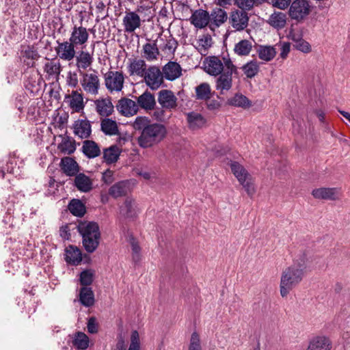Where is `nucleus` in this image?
Wrapping results in <instances>:
<instances>
[{
	"instance_id": "f257e3e1",
	"label": "nucleus",
	"mask_w": 350,
	"mask_h": 350,
	"mask_svg": "<svg viewBox=\"0 0 350 350\" xmlns=\"http://www.w3.org/2000/svg\"><path fill=\"white\" fill-rule=\"evenodd\" d=\"M304 262L301 265H293L282 273L280 284V295L286 297L290 291L301 282L304 275Z\"/></svg>"
},
{
	"instance_id": "f03ea898",
	"label": "nucleus",
	"mask_w": 350,
	"mask_h": 350,
	"mask_svg": "<svg viewBox=\"0 0 350 350\" xmlns=\"http://www.w3.org/2000/svg\"><path fill=\"white\" fill-rule=\"evenodd\" d=\"M77 230L82 237V243L88 253L94 252L99 245L100 232L97 223L94 221H81Z\"/></svg>"
},
{
	"instance_id": "7ed1b4c3",
	"label": "nucleus",
	"mask_w": 350,
	"mask_h": 350,
	"mask_svg": "<svg viewBox=\"0 0 350 350\" xmlns=\"http://www.w3.org/2000/svg\"><path fill=\"white\" fill-rule=\"evenodd\" d=\"M167 135L166 127L160 123H151L137 137L141 148H148L159 144Z\"/></svg>"
},
{
	"instance_id": "20e7f679",
	"label": "nucleus",
	"mask_w": 350,
	"mask_h": 350,
	"mask_svg": "<svg viewBox=\"0 0 350 350\" xmlns=\"http://www.w3.org/2000/svg\"><path fill=\"white\" fill-rule=\"evenodd\" d=\"M225 70L218 75L215 81V88L221 94L229 91L232 87V75L237 73V68L229 57H223Z\"/></svg>"
},
{
	"instance_id": "39448f33",
	"label": "nucleus",
	"mask_w": 350,
	"mask_h": 350,
	"mask_svg": "<svg viewBox=\"0 0 350 350\" xmlns=\"http://www.w3.org/2000/svg\"><path fill=\"white\" fill-rule=\"evenodd\" d=\"M312 10V6L308 0H294L290 3L288 16L296 23L304 21Z\"/></svg>"
},
{
	"instance_id": "423d86ee",
	"label": "nucleus",
	"mask_w": 350,
	"mask_h": 350,
	"mask_svg": "<svg viewBox=\"0 0 350 350\" xmlns=\"http://www.w3.org/2000/svg\"><path fill=\"white\" fill-rule=\"evenodd\" d=\"M230 168L232 172L245 189L248 196H252L255 193L256 189L252 177L247 170L236 161L231 162Z\"/></svg>"
},
{
	"instance_id": "0eeeda50",
	"label": "nucleus",
	"mask_w": 350,
	"mask_h": 350,
	"mask_svg": "<svg viewBox=\"0 0 350 350\" xmlns=\"http://www.w3.org/2000/svg\"><path fill=\"white\" fill-rule=\"evenodd\" d=\"M91 72H79L81 77L80 83L83 91L90 95L96 96L100 88V82L98 72L91 69Z\"/></svg>"
},
{
	"instance_id": "6e6552de",
	"label": "nucleus",
	"mask_w": 350,
	"mask_h": 350,
	"mask_svg": "<svg viewBox=\"0 0 350 350\" xmlns=\"http://www.w3.org/2000/svg\"><path fill=\"white\" fill-rule=\"evenodd\" d=\"M105 85L110 92H120L123 88L124 77L122 72L109 70L104 75Z\"/></svg>"
},
{
	"instance_id": "1a4fd4ad",
	"label": "nucleus",
	"mask_w": 350,
	"mask_h": 350,
	"mask_svg": "<svg viewBox=\"0 0 350 350\" xmlns=\"http://www.w3.org/2000/svg\"><path fill=\"white\" fill-rule=\"evenodd\" d=\"M143 78L146 85L152 90L159 89L163 83V72L156 66H151L147 68Z\"/></svg>"
},
{
	"instance_id": "9d476101",
	"label": "nucleus",
	"mask_w": 350,
	"mask_h": 350,
	"mask_svg": "<svg viewBox=\"0 0 350 350\" xmlns=\"http://www.w3.org/2000/svg\"><path fill=\"white\" fill-rule=\"evenodd\" d=\"M248 13L238 9L232 10L228 18L229 24L236 31H243L245 29L249 23Z\"/></svg>"
},
{
	"instance_id": "9b49d317",
	"label": "nucleus",
	"mask_w": 350,
	"mask_h": 350,
	"mask_svg": "<svg viewBox=\"0 0 350 350\" xmlns=\"http://www.w3.org/2000/svg\"><path fill=\"white\" fill-rule=\"evenodd\" d=\"M204 70L210 75L218 76L225 70L224 60L216 56L208 57L204 64Z\"/></svg>"
},
{
	"instance_id": "f8f14e48",
	"label": "nucleus",
	"mask_w": 350,
	"mask_h": 350,
	"mask_svg": "<svg viewBox=\"0 0 350 350\" xmlns=\"http://www.w3.org/2000/svg\"><path fill=\"white\" fill-rule=\"evenodd\" d=\"M58 46L55 48V51L58 57L65 61H71L76 55L75 47L76 46L70 40L60 42L57 41Z\"/></svg>"
},
{
	"instance_id": "ddd939ff",
	"label": "nucleus",
	"mask_w": 350,
	"mask_h": 350,
	"mask_svg": "<svg viewBox=\"0 0 350 350\" xmlns=\"http://www.w3.org/2000/svg\"><path fill=\"white\" fill-rule=\"evenodd\" d=\"M117 110L126 117L133 116L139 111L137 103L128 98H122L116 105Z\"/></svg>"
},
{
	"instance_id": "4468645a",
	"label": "nucleus",
	"mask_w": 350,
	"mask_h": 350,
	"mask_svg": "<svg viewBox=\"0 0 350 350\" xmlns=\"http://www.w3.org/2000/svg\"><path fill=\"white\" fill-rule=\"evenodd\" d=\"M122 25L125 32L133 33L141 26L140 17L135 12H126L122 19Z\"/></svg>"
},
{
	"instance_id": "2eb2a0df",
	"label": "nucleus",
	"mask_w": 350,
	"mask_h": 350,
	"mask_svg": "<svg viewBox=\"0 0 350 350\" xmlns=\"http://www.w3.org/2000/svg\"><path fill=\"white\" fill-rule=\"evenodd\" d=\"M312 194L316 199L336 200L340 198V191L339 189L335 187H321L314 189Z\"/></svg>"
},
{
	"instance_id": "dca6fc26",
	"label": "nucleus",
	"mask_w": 350,
	"mask_h": 350,
	"mask_svg": "<svg viewBox=\"0 0 350 350\" xmlns=\"http://www.w3.org/2000/svg\"><path fill=\"white\" fill-rule=\"evenodd\" d=\"M89 38V33L85 27L75 25L72 27L69 40L76 46L85 44Z\"/></svg>"
},
{
	"instance_id": "f3484780",
	"label": "nucleus",
	"mask_w": 350,
	"mask_h": 350,
	"mask_svg": "<svg viewBox=\"0 0 350 350\" xmlns=\"http://www.w3.org/2000/svg\"><path fill=\"white\" fill-rule=\"evenodd\" d=\"M209 21V13L202 9H198L194 11L190 18L191 23L198 29H202L206 27Z\"/></svg>"
},
{
	"instance_id": "a211bd4d",
	"label": "nucleus",
	"mask_w": 350,
	"mask_h": 350,
	"mask_svg": "<svg viewBox=\"0 0 350 350\" xmlns=\"http://www.w3.org/2000/svg\"><path fill=\"white\" fill-rule=\"evenodd\" d=\"M74 134L81 139L89 138L92 133V127L88 120H78L73 124Z\"/></svg>"
},
{
	"instance_id": "6ab92c4d",
	"label": "nucleus",
	"mask_w": 350,
	"mask_h": 350,
	"mask_svg": "<svg viewBox=\"0 0 350 350\" xmlns=\"http://www.w3.org/2000/svg\"><path fill=\"white\" fill-rule=\"evenodd\" d=\"M176 97L171 90H163L159 92L158 102L163 108L173 109L176 107Z\"/></svg>"
},
{
	"instance_id": "aec40b11",
	"label": "nucleus",
	"mask_w": 350,
	"mask_h": 350,
	"mask_svg": "<svg viewBox=\"0 0 350 350\" xmlns=\"http://www.w3.org/2000/svg\"><path fill=\"white\" fill-rule=\"evenodd\" d=\"M137 105H138V109L140 107L145 111L154 109L156 105L154 94L148 90L145 91L137 98Z\"/></svg>"
},
{
	"instance_id": "412c9836",
	"label": "nucleus",
	"mask_w": 350,
	"mask_h": 350,
	"mask_svg": "<svg viewBox=\"0 0 350 350\" xmlns=\"http://www.w3.org/2000/svg\"><path fill=\"white\" fill-rule=\"evenodd\" d=\"M96 112L101 116L108 117L113 112V105L110 98L97 99L94 101Z\"/></svg>"
},
{
	"instance_id": "4be33fe9",
	"label": "nucleus",
	"mask_w": 350,
	"mask_h": 350,
	"mask_svg": "<svg viewBox=\"0 0 350 350\" xmlns=\"http://www.w3.org/2000/svg\"><path fill=\"white\" fill-rule=\"evenodd\" d=\"M139 336L137 331L134 330L131 336V344L128 350H139ZM127 346L122 337H120L116 345L114 350H126Z\"/></svg>"
},
{
	"instance_id": "5701e85b",
	"label": "nucleus",
	"mask_w": 350,
	"mask_h": 350,
	"mask_svg": "<svg viewBox=\"0 0 350 350\" xmlns=\"http://www.w3.org/2000/svg\"><path fill=\"white\" fill-rule=\"evenodd\" d=\"M332 342L329 338L319 336L313 338L306 350H330Z\"/></svg>"
},
{
	"instance_id": "b1692460",
	"label": "nucleus",
	"mask_w": 350,
	"mask_h": 350,
	"mask_svg": "<svg viewBox=\"0 0 350 350\" xmlns=\"http://www.w3.org/2000/svg\"><path fill=\"white\" fill-rule=\"evenodd\" d=\"M120 215L126 219H134L137 215V209L135 201L127 198L120 208Z\"/></svg>"
},
{
	"instance_id": "393cba45",
	"label": "nucleus",
	"mask_w": 350,
	"mask_h": 350,
	"mask_svg": "<svg viewBox=\"0 0 350 350\" xmlns=\"http://www.w3.org/2000/svg\"><path fill=\"white\" fill-rule=\"evenodd\" d=\"M181 67L174 62H170L163 68V75L166 79L173 81L178 78L181 75Z\"/></svg>"
},
{
	"instance_id": "a878e982",
	"label": "nucleus",
	"mask_w": 350,
	"mask_h": 350,
	"mask_svg": "<svg viewBox=\"0 0 350 350\" xmlns=\"http://www.w3.org/2000/svg\"><path fill=\"white\" fill-rule=\"evenodd\" d=\"M60 166L64 173L69 176H75L79 170V165L77 161L74 159L68 157L62 159Z\"/></svg>"
},
{
	"instance_id": "bb28decb",
	"label": "nucleus",
	"mask_w": 350,
	"mask_h": 350,
	"mask_svg": "<svg viewBox=\"0 0 350 350\" xmlns=\"http://www.w3.org/2000/svg\"><path fill=\"white\" fill-rule=\"evenodd\" d=\"M146 70V64L144 59H133L130 60V64L128 66L130 76L137 75L143 77Z\"/></svg>"
},
{
	"instance_id": "cd10ccee",
	"label": "nucleus",
	"mask_w": 350,
	"mask_h": 350,
	"mask_svg": "<svg viewBox=\"0 0 350 350\" xmlns=\"http://www.w3.org/2000/svg\"><path fill=\"white\" fill-rule=\"evenodd\" d=\"M187 121L189 128L192 130L201 129L206 122V119L202 114L195 111L187 113Z\"/></svg>"
},
{
	"instance_id": "c85d7f7f",
	"label": "nucleus",
	"mask_w": 350,
	"mask_h": 350,
	"mask_svg": "<svg viewBox=\"0 0 350 350\" xmlns=\"http://www.w3.org/2000/svg\"><path fill=\"white\" fill-rule=\"evenodd\" d=\"M76 66L79 72H84L90 67L93 62V57L88 51H81L78 53V55H75Z\"/></svg>"
},
{
	"instance_id": "c756f323",
	"label": "nucleus",
	"mask_w": 350,
	"mask_h": 350,
	"mask_svg": "<svg viewBox=\"0 0 350 350\" xmlns=\"http://www.w3.org/2000/svg\"><path fill=\"white\" fill-rule=\"evenodd\" d=\"M75 178V186L81 192L87 193L92 189V180L83 173L77 174Z\"/></svg>"
},
{
	"instance_id": "7c9ffc66",
	"label": "nucleus",
	"mask_w": 350,
	"mask_h": 350,
	"mask_svg": "<svg viewBox=\"0 0 350 350\" xmlns=\"http://www.w3.org/2000/svg\"><path fill=\"white\" fill-rule=\"evenodd\" d=\"M82 152L88 159L97 157L101 153L98 144L92 140H85L83 142Z\"/></svg>"
},
{
	"instance_id": "2f4dec72",
	"label": "nucleus",
	"mask_w": 350,
	"mask_h": 350,
	"mask_svg": "<svg viewBox=\"0 0 350 350\" xmlns=\"http://www.w3.org/2000/svg\"><path fill=\"white\" fill-rule=\"evenodd\" d=\"M158 40L152 42H148L143 46V57L149 62L157 59L159 55V50L157 46Z\"/></svg>"
},
{
	"instance_id": "473e14b6",
	"label": "nucleus",
	"mask_w": 350,
	"mask_h": 350,
	"mask_svg": "<svg viewBox=\"0 0 350 350\" xmlns=\"http://www.w3.org/2000/svg\"><path fill=\"white\" fill-rule=\"evenodd\" d=\"M21 55L25 59L24 62L28 67H33L35 64L34 61L40 57L33 46H24L21 51Z\"/></svg>"
},
{
	"instance_id": "72a5a7b5",
	"label": "nucleus",
	"mask_w": 350,
	"mask_h": 350,
	"mask_svg": "<svg viewBox=\"0 0 350 350\" xmlns=\"http://www.w3.org/2000/svg\"><path fill=\"white\" fill-rule=\"evenodd\" d=\"M66 98L69 99L70 107L76 112L81 111L85 107L83 95L77 91H72L70 95L66 96Z\"/></svg>"
},
{
	"instance_id": "f704fd0d",
	"label": "nucleus",
	"mask_w": 350,
	"mask_h": 350,
	"mask_svg": "<svg viewBox=\"0 0 350 350\" xmlns=\"http://www.w3.org/2000/svg\"><path fill=\"white\" fill-rule=\"evenodd\" d=\"M79 301L83 306L91 307L94 304V294L90 287H82L79 291Z\"/></svg>"
},
{
	"instance_id": "c9c22d12",
	"label": "nucleus",
	"mask_w": 350,
	"mask_h": 350,
	"mask_svg": "<svg viewBox=\"0 0 350 350\" xmlns=\"http://www.w3.org/2000/svg\"><path fill=\"white\" fill-rule=\"evenodd\" d=\"M120 153L121 149L117 145H112L103 150V159L107 164L116 163Z\"/></svg>"
},
{
	"instance_id": "e433bc0d",
	"label": "nucleus",
	"mask_w": 350,
	"mask_h": 350,
	"mask_svg": "<svg viewBox=\"0 0 350 350\" xmlns=\"http://www.w3.org/2000/svg\"><path fill=\"white\" fill-rule=\"evenodd\" d=\"M65 260L68 263L78 265L82 260L79 249L73 245H69L66 249Z\"/></svg>"
},
{
	"instance_id": "4c0bfd02",
	"label": "nucleus",
	"mask_w": 350,
	"mask_h": 350,
	"mask_svg": "<svg viewBox=\"0 0 350 350\" xmlns=\"http://www.w3.org/2000/svg\"><path fill=\"white\" fill-rule=\"evenodd\" d=\"M129 191V184L126 181H120L113 185L109 189V194L113 198L124 196Z\"/></svg>"
},
{
	"instance_id": "58836bf2",
	"label": "nucleus",
	"mask_w": 350,
	"mask_h": 350,
	"mask_svg": "<svg viewBox=\"0 0 350 350\" xmlns=\"http://www.w3.org/2000/svg\"><path fill=\"white\" fill-rule=\"evenodd\" d=\"M57 149L64 154H72L76 150L75 140L69 136L63 137Z\"/></svg>"
},
{
	"instance_id": "ea45409f",
	"label": "nucleus",
	"mask_w": 350,
	"mask_h": 350,
	"mask_svg": "<svg viewBox=\"0 0 350 350\" xmlns=\"http://www.w3.org/2000/svg\"><path fill=\"white\" fill-rule=\"evenodd\" d=\"M100 129L107 135H119L117 122L110 118H105L101 121Z\"/></svg>"
},
{
	"instance_id": "a19ab883",
	"label": "nucleus",
	"mask_w": 350,
	"mask_h": 350,
	"mask_svg": "<svg viewBox=\"0 0 350 350\" xmlns=\"http://www.w3.org/2000/svg\"><path fill=\"white\" fill-rule=\"evenodd\" d=\"M227 12L221 8H215L210 14V19L213 21V23L219 27L224 24L228 18Z\"/></svg>"
},
{
	"instance_id": "79ce46f5",
	"label": "nucleus",
	"mask_w": 350,
	"mask_h": 350,
	"mask_svg": "<svg viewBox=\"0 0 350 350\" xmlns=\"http://www.w3.org/2000/svg\"><path fill=\"white\" fill-rule=\"evenodd\" d=\"M276 53L275 49L271 46L260 45L257 50L258 57L265 62L272 60L275 57Z\"/></svg>"
},
{
	"instance_id": "37998d69",
	"label": "nucleus",
	"mask_w": 350,
	"mask_h": 350,
	"mask_svg": "<svg viewBox=\"0 0 350 350\" xmlns=\"http://www.w3.org/2000/svg\"><path fill=\"white\" fill-rule=\"evenodd\" d=\"M269 23L276 29H282L286 23V14L280 12H275L269 18Z\"/></svg>"
},
{
	"instance_id": "c03bdc74",
	"label": "nucleus",
	"mask_w": 350,
	"mask_h": 350,
	"mask_svg": "<svg viewBox=\"0 0 350 350\" xmlns=\"http://www.w3.org/2000/svg\"><path fill=\"white\" fill-rule=\"evenodd\" d=\"M259 64L257 60L253 59L244 64L241 69L247 78L252 79L258 73Z\"/></svg>"
},
{
	"instance_id": "a18cd8bd",
	"label": "nucleus",
	"mask_w": 350,
	"mask_h": 350,
	"mask_svg": "<svg viewBox=\"0 0 350 350\" xmlns=\"http://www.w3.org/2000/svg\"><path fill=\"white\" fill-rule=\"evenodd\" d=\"M252 49V43L248 40H242L237 43L234 48V53L239 56H247Z\"/></svg>"
},
{
	"instance_id": "49530a36",
	"label": "nucleus",
	"mask_w": 350,
	"mask_h": 350,
	"mask_svg": "<svg viewBox=\"0 0 350 350\" xmlns=\"http://www.w3.org/2000/svg\"><path fill=\"white\" fill-rule=\"evenodd\" d=\"M196 96L198 100H208L211 97V86L207 83H202L196 87Z\"/></svg>"
},
{
	"instance_id": "de8ad7c7",
	"label": "nucleus",
	"mask_w": 350,
	"mask_h": 350,
	"mask_svg": "<svg viewBox=\"0 0 350 350\" xmlns=\"http://www.w3.org/2000/svg\"><path fill=\"white\" fill-rule=\"evenodd\" d=\"M68 209L72 215L77 217H82L85 213V205L79 199H72L68 204Z\"/></svg>"
},
{
	"instance_id": "09e8293b",
	"label": "nucleus",
	"mask_w": 350,
	"mask_h": 350,
	"mask_svg": "<svg viewBox=\"0 0 350 350\" xmlns=\"http://www.w3.org/2000/svg\"><path fill=\"white\" fill-rule=\"evenodd\" d=\"M228 104L234 107L247 108L251 106L250 100L244 95L236 94L228 100Z\"/></svg>"
},
{
	"instance_id": "8fccbe9b",
	"label": "nucleus",
	"mask_w": 350,
	"mask_h": 350,
	"mask_svg": "<svg viewBox=\"0 0 350 350\" xmlns=\"http://www.w3.org/2000/svg\"><path fill=\"white\" fill-rule=\"evenodd\" d=\"M73 345L79 349H86L89 346V338L85 334L79 332L75 335Z\"/></svg>"
},
{
	"instance_id": "3c124183",
	"label": "nucleus",
	"mask_w": 350,
	"mask_h": 350,
	"mask_svg": "<svg viewBox=\"0 0 350 350\" xmlns=\"http://www.w3.org/2000/svg\"><path fill=\"white\" fill-rule=\"evenodd\" d=\"M129 243L132 250V260L134 263L137 264L141 260V247L139 245L137 241L131 236L129 239Z\"/></svg>"
},
{
	"instance_id": "603ef678",
	"label": "nucleus",
	"mask_w": 350,
	"mask_h": 350,
	"mask_svg": "<svg viewBox=\"0 0 350 350\" xmlns=\"http://www.w3.org/2000/svg\"><path fill=\"white\" fill-rule=\"evenodd\" d=\"M159 40L163 42V45L161 46V49L163 51H167L170 53H174L178 46L177 41L172 37H170L168 39H164L162 37V34H159L158 36Z\"/></svg>"
},
{
	"instance_id": "864d4df0",
	"label": "nucleus",
	"mask_w": 350,
	"mask_h": 350,
	"mask_svg": "<svg viewBox=\"0 0 350 350\" xmlns=\"http://www.w3.org/2000/svg\"><path fill=\"white\" fill-rule=\"evenodd\" d=\"M44 70L49 75H59L61 72V64L59 62L52 59L44 64Z\"/></svg>"
},
{
	"instance_id": "5fc2aeb1",
	"label": "nucleus",
	"mask_w": 350,
	"mask_h": 350,
	"mask_svg": "<svg viewBox=\"0 0 350 350\" xmlns=\"http://www.w3.org/2000/svg\"><path fill=\"white\" fill-rule=\"evenodd\" d=\"M292 40L294 42L293 46L297 50L304 53H309L311 51L310 44L303 38H295L293 36Z\"/></svg>"
},
{
	"instance_id": "6e6d98bb",
	"label": "nucleus",
	"mask_w": 350,
	"mask_h": 350,
	"mask_svg": "<svg viewBox=\"0 0 350 350\" xmlns=\"http://www.w3.org/2000/svg\"><path fill=\"white\" fill-rule=\"evenodd\" d=\"M150 124V120L148 118L138 116L135 118L133 124V127L136 131H140L141 132H144V131H145V129H146V128Z\"/></svg>"
},
{
	"instance_id": "4d7b16f0",
	"label": "nucleus",
	"mask_w": 350,
	"mask_h": 350,
	"mask_svg": "<svg viewBox=\"0 0 350 350\" xmlns=\"http://www.w3.org/2000/svg\"><path fill=\"white\" fill-rule=\"evenodd\" d=\"M257 0H234V4L239 10H243L246 12L252 10Z\"/></svg>"
},
{
	"instance_id": "13d9d810",
	"label": "nucleus",
	"mask_w": 350,
	"mask_h": 350,
	"mask_svg": "<svg viewBox=\"0 0 350 350\" xmlns=\"http://www.w3.org/2000/svg\"><path fill=\"white\" fill-rule=\"evenodd\" d=\"M94 274L91 270H84L80 273V284L83 287L90 286L93 282Z\"/></svg>"
},
{
	"instance_id": "bf43d9fd",
	"label": "nucleus",
	"mask_w": 350,
	"mask_h": 350,
	"mask_svg": "<svg viewBox=\"0 0 350 350\" xmlns=\"http://www.w3.org/2000/svg\"><path fill=\"white\" fill-rule=\"evenodd\" d=\"M189 350H202L200 337L196 332L191 334Z\"/></svg>"
},
{
	"instance_id": "052dcab7",
	"label": "nucleus",
	"mask_w": 350,
	"mask_h": 350,
	"mask_svg": "<svg viewBox=\"0 0 350 350\" xmlns=\"http://www.w3.org/2000/svg\"><path fill=\"white\" fill-rule=\"evenodd\" d=\"M291 0H267L266 2L271 4L273 7L277 8L280 10H285L287 8Z\"/></svg>"
},
{
	"instance_id": "680f3d73",
	"label": "nucleus",
	"mask_w": 350,
	"mask_h": 350,
	"mask_svg": "<svg viewBox=\"0 0 350 350\" xmlns=\"http://www.w3.org/2000/svg\"><path fill=\"white\" fill-rule=\"evenodd\" d=\"M165 108H154V111L152 114V117L157 121L164 122L166 120L167 117L165 114Z\"/></svg>"
},
{
	"instance_id": "e2e57ef3",
	"label": "nucleus",
	"mask_w": 350,
	"mask_h": 350,
	"mask_svg": "<svg viewBox=\"0 0 350 350\" xmlns=\"http://www.w3.org/2000/svg\"><path fill=\"white\" fill-rule=\"evenodd\" d=\"M206 100L207 109L210 111H217L221 107V103L218 100L209 98Z\"/></svg>"
},
{
	"instance_id": "0e129e2a",
	"label": "nucleus",
	"mask_w": 350,
	"mask_h": 350,
	"mask_svg": "<svg viewBox=\"0 0 350 350\" xmlns=\"http://www.w3.org/2000/svg\"><path fill=\"white\" fill-rule=\"evenodd\" d=\"M88 331L90 334H96L98 332V324L95 317H90L87 324Z\"/></svg>"
},
{
	"instance_id": "69168bd1",
	"label": "nucleus",
	"mask_w": 350,
	"mask_h": 350,
	"mask_svg": "<svg viewBox=\"0 0 350 350\" xmlns=\"http://www.w3.org/2000/svg\"><path fill=\"white\" fill-rule=\"evenodd\" d=\"M102 180L106 185H110L114 181L113 172L107 170L103 173Z\"/></svg>"
},
{
	"instance_id": "338daca9",
	"label": "nucleus",
	"mask_w": 350,
	"mask_h": 350,
	"mask_svg": "<svg viewBox=\"0 0 350 350\" xmlns=\"http://www.w3.org/2000/svg\"><path fill=\"white\" fill-rule=\"evenodd\" d=\"M291 45L288 42H284L281 46L280 57L282 59H285L290 52Z\"/></svg>"
},
{
	"instance_id": "774afa93",
	"label": "nucleus",
	"mask_w": 350,
	"mask_h": 350,
	"mask_svg": "<svg viewBox=\"0 0 350 350\" xmlns=\"http://www.w3.org/2000/svg\"><path fill=\"white\" fill-rule=\"evenodd\" d=\"M68 83L70 87L75 88L78 85V79L76 73L71 74L70 73V77L68 79Z\"/></svg>"
}]
</instances>
